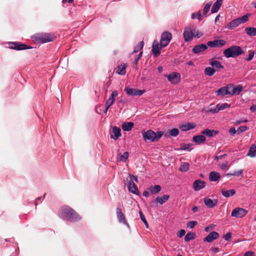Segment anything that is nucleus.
Masks as SVG:
<instances>
[{
    "mask_svg": "<svg viewBox=\"0 0 256 256\" xmlns=\"http://www.w3.org/2000/svg\"><path fill=\"white\" fill-rule=\"evenodd\" d=\"M58 216L61 218L72 222H78L81 219L80 215L68 206L62 207L58 210Z\"/></svg>",
    "mask_w": 256,
    "mask_h": 256,
    "instance_id": "nucleus-1",
    "label": "nucleus"
},
{
    "mask_svg": "<svg viewBox=\"0 0 256 256\" xmlns=\"http://www.w3.org/2000/svg\"><path fill=\"white\" fill-rule=\"evenodd\" d=\"M32 38L36 42L44 44L54 41L56 36L53 33L41 32L34 34Z\"/></svg>",
    "mask_w": 256,
    "mask_h": 256,
    "instance_id": "nucleus-2",
    "label": "nucleus"
},
{
    "mask_svg": "<svg viewBox=\"0 0 256 256\" xmlns=\"http://www.w3.org/2000/svg\"><path fill=\"white\" fill-rule=\"evenodd\" d=\"M223 54L226 58H236L239 56L244 54V51L240 46L232 45L225 49Z\"/></svg>",
    "mask_w": 256,
    "mask_h": 256,
    "instance_id": "nucleus-3",
    "label": "nucleus"
},
{
    "mask_svg": "<svg viewBox=\"0 0 256 256\" xmlns=\"http://www.w3.org/2000/svg\"><path fill=\"white\" fill-rule=\"evenodd\" d=\"M164 134L162 131H157L156 132L152 130H149L142 133L144 140L145 141L151 142H158Z\"/></svg>",
    "mask_w": 256,
    "mask_h": 256,
    "instance_id": "nucleus-4",
    "label": "nucleus"
},
{
    "mask_svg": "<svg viewBox=\"0 0 256 256\" xmlns=\"http://www.w3.org/2000/svg\"><path fill=\"white\" fill-rule=\"evenodd\" d=\"M8 48L10 49H13L16 50H25L31 49L32 48L28 45L20 42H8Z\"/></svg>",
    "mask_w": 256,
    "mask_h": 256,
    "instance_id": "nucleus-5",
    "label": "nucleus"
},
{
    "mask_svg": "<svg viewBox=\"0 0 256 256\" xmlns=\"http://www.w3.org/2000/svg\"><path fill=\"white\" fill-rule=\"evenodd\" d=\"M172 38V36L170 32L166 31L162 32L160 40L161 47L166 46L170 42Z\"/></svg>",
    "mask_w": 256,
    "mask_h": 256,
    "instance_id": "nucleus-6",
    "label": "nucleus"
},
{
    "mask_svg": "<svg viewBox=\"0 0 256 256\" xmlns=\"http://www.w3.org/2000/svg\"><path fill=\"white\" fill-rule=\"evenodd\" d=\"M184 40L186 42H189L192 40L194 36V28L187 27L184 29L183 33Z\"/></svg>",
    "mask_w": 256,
    "mask_h": 256,
    "instance_id": "nucleus-7",
    "label": "nucleus"
},
{
    "mask_svg": "<svg viewBox=\"0 0 256 256\" xmlns=\"http://www.w3.org/2000/svg\"><path fill=\"white\" fill-rule=\"evenodd\" d=\"M248 213V211L243 208H234L232 213L231 216L236 218H242L245 216Z\"/></svg>",
    "mask_w": 256,
    "mask_h": 256,
    "instance_id": "nucleus-8",
    "label": "nucleus"
},
{
    "mask_svg": "<svg viewBox=\"0 0 256 256\" xmlns=\"http://www.w3.org/2000/svg\"><path fill=\"white\" fill-rule=\"evenodd\" d=\"M180 74L176 72H172L166 76L168 80L171 84H178L180 82Z\"/></svg>",
    "mask_w": 256,
    "mask_h": 256,
    "instance_id": "nucleus-9",
    "label": "nucleus"
},
{
    "mask_svg": "<svg viewBox=\"0 0 256 256\" xmlns=\"http://www.w3.org/2000/svg\"><path fill=\"white\" fill-rule=\"evenodd\" d=\"M124 90L128 95L132 96H140L146 92L144 90H140L130 88H126Z\"/></svg>",
    "mask_w": 256,
    "mask_h": 256,
    "instance_id": "nucleus-10",
    "label": "nucleus"
},
{
    "mask_svg": "<svg viewBox=\"0 0 256 256\" xmlns=\"http://www.w3.org/2000/svg\"><path fill=\"white\" fill-rule=\"evenodd\" d=\"M170 198V196L168 194H164L162 196H158L156 198L152 200L150 202V205L152 207H154L158 203L160 204H164Z\"/></svg>",
    "mask_w": 256,
    "mask_h": 256,
    "instance_id": "nucleus-11",
    "label": "nucleus"
},
{
    "mask_svg": "<svg viewBox=\"0 0 256 256\" xmlns=\"http://www.w3.org/2000/svg\"><path fill=\"white\" fill-rule=\"evenodd\" d=\"M128 181V188L130 192L135 194L136 195L138 196L140 192L136 185L134 183L132 178L127 179Z\"/></svg>",
    "mask_w": 256,
    "mask_h": 256,
    "instance_id": "nucleus-12",
    "label": "nucleus"
},
{
    "mask_svg": "<svg viewBox=\"0 0 256 256\" xmlns=\"http://www.w3.org/2000/svg\"><path fill=\"white\" fill-rule=\"evenodd\" d=\"M232 88V84L222 87L216 91V94L217 96H222L228 94L230 95V92L229 89Z\"/></svg>",
    "mask_w": 256,
    "mask_h": 256,
    "instance_id": "nucleus-13",
    "label": "nucleus"
},
{
    "mask_svg": "<svg viewBox=\"0 0 256 256\" xmlns=\"http://www.w3.org/2000/svg\"><path fill=\"white\" fill-rule=\"evenodd\" d=\"M226 44V41L224 40H214L208 41L207 45L210 48H220Z\"/></svg>",
    "mask_w": 256,
    "mask_h": 256,
    "instance_id": "nucleus-14",
    "label": "nucleus"
},
{
    "mask_svg": "<svg viewBox=\"0 0 256 256\" xmlns=\"http://www.w3.org/2000/svg\"><path fill=\"white\" fill-rule=\"evenodd\" d=\"M116 216L118 221L120 223L124 224L128 227L129 226V225L126 221L122 210L120 208H116Z\"/></svg>",
    "mask_w": 256,
    "mask_h": 256,
    "instance_id": "nucleus-15",
    "label": "nucleus"
},
{
    "mask_svg": "<svg viewBox=\"0 0 256 256\" xmlns=\"http://www.w3.org/2000/svg\"><path fill=\"white\" fill-rule=\"evenodd\" d=\"M204 202L208 208H211L218 204V200L217 199L212 200L208 197H206L204 199Z\"/></svg>",
    "mask_w": 256,
    "mask_h": 256,
    "instance_id": "nucleus-16",
    "label": "nucleus"
},
{
    "mask_svg": "<svg viewBox=\"0 0 256 256\" xmlns=\"http://www.w3.org/2000/svg\"><path fill=\"white\" fill-rule=\"evenodd\" d=\"M206 186V182L200 180H196L193 183V188L195 191H199Z\"/></svg>",
    "mask_w": 256,
    "mask_h": 256,
    "instance_id": "nucleus-17",
    "label": "nucleus"
},
{
    "mask_svg": "<svg viewBox=\"0 0 256 256\" xmlns=\"http://www.w3.org/2000/svg\"><path fill=\"white\" fill-rule=\"evenodd\" d=\"M207 44H202L198 45H196L194 46L192 49V52L194 54H198L200 52H204L208 48Z\"/></svg>",
    "mask_w": 256,
    "mask_h": 256,
    "instance_id": "nucleus-18",
    "label": "nucleus"
},
{
    "mask_svg": "<svg viewBox=\"0 0 256 256\" xmlns=\"http://www.w3.org/2000/svg\"><path fill=\"white\" fill-rule=\"evenodd\" d=\"M219 236L218 232L215 231H213L210 232L204 240V242H212L214 240L217 239Z\"/></svg>",
    "mask_w": 256,
    "mask_h": 256,
    "instance_id": "nucleus-19",
    "label": "nucleus"
},
{
    "mask_svg": "<svg viewBox=\"0 0 256 256\" xmlns=\"http://www.w3.org/2000/svg\"><path fill=\"white\" fill-rule=\"evenodd\" d=\"M163 47H161L160 45V46H159V44L157 40H154L152 44V51L153 54L154 56H157L160 54V50Z\"/></svg>",
    "mask_w": 256,
    "mask_h": 256,
    "instance_id": "nucleus-20",
    "label": "nucleus"
},
{
    "mask_svg": "<svg viewBox=\"0 0 256 256\" xmlns=\"http://www.w3.org/2000/svg\"><path fill=\"white\" fill-rule=\"evenodd\" d=\"M121 130L120 128L114 126L112 128V134H110V138L114 140H116L121 136Z\"/></svg>",
    "mask_w": 256,
    "mask_h": 256,
    "instance_id": "nucleus-21",
    "label": "nucleus"
},
{
    "mask_svg": "<svg viewBox=\"0 0 256 256\" xmlns=\"http://www.w3.org/2000/svg\"><path fill=\"white\" fill-rule=\"evenodd\" d=\"M201 134L209 138H212L217 135L218 134V131L206 128L204 130L202 131Z\"/></svg>",
    "mask_w": 256,
    "mask_h": 256,
    "instance_id": "nucleus-22",
    "label": "nucleus"
},
{
    "mask_svg": "<svg viewBox=\"0 0 256 256\" xmlns=\"http://www.w3.org/2000/svg\"><path fill=\"white\" fill-rule=\"evenodd\" d=\"M196 125L194 123L186 122L180 125L179 128L181 130L186 132L194 129Z\"/></svg>",
    "mask_w": 256,
    "mask_h": 256,
    "instance_id": "nucleus-23",
    "label": "nucleus"
},
{
    "mask_svg": "<svg viewBox=\"0 0 256 256\" xmlns=\"http://www.w3.org/2000/svg\"><path fill=\"white\" fill-rule=\"evenodd\" d=\"M192 140L198 144L204 142L206 140V138L204 134H200L194 136L192 138Z\"/></svg>",
    "mask_w": 256,
    "mask_h": 256,
    "instance_id": "nucleus-24",
    "label": "nucleus"
},
{
    "mask_svg": "<svg viewBox=\"0 0 256 256\" xmlns=\"http://www.w3.org/2000/svg\"><path fill=\"white\" fill-rule=\"evenodd\" d=\"M238 18H235L230 21L226 26V28L229 30H232L240 24Z\"/></svg>",
    "mask_w": 256,
    "mask_h": 256,
    "instance_id": "nucleus-25",
    "label": "nucleus"
},
{
    "mask_svg": "<svg viewBox=\"0 0 256 256\" xmlns=\"http://www.w3.org/2000/svg\"><path fill=\"white\" fill-rule=\"evenodd\" d=\"M210 64L213 68L216 70V71L218 69L224 68V66H222V63L218 60H210Z\"/></svg>",
    "mask_w": 256,
    "mask_h": 256,
    "instance_id": "nucleus-26",
    "label": "nucleus"
},
{
    "mask_svg": "<svg viewBox=\"0 0 256 256\" xmlns=\"http://www.w3.org/2000/svg\"><path fill=\"white\" fill-rule=\"evenodd\" d=\"M223 0H216L214 3L211 10V12L214 14L216 12L222 5Z\"/></svg>",
    "mask_w": 256,
    "mask_h": 256,
    "instance_id": "nucleus-27",
    "label": "nucleus"
},
{
    "mask_svg": "<svg viewBox=\"0 0 256 256\" xmlns=\"http://www.w3.org/2000/svg\"><path fill=\"white\" fill-rule=\"evenodd\" d=\"M242 86L241 84H238L236 87H234L232 86V88H232V91L230 92V95H238L242 90Z\"/></svg>",
    "mask_w": 256,
    "mask_h": 256,
    "instance_id": "nucleus-28",
    "label": "nucleus"
},
{
    "mask_svg": "<svg viewBox=\"0 0 256 256\" xmlns=\"http://www.w3.org/2000/svg\"><path fill=\"white\" fill-rule=\"evenodd\" d=\"M220 178V174L218 172H212L209 174V180L210 182H216Z\"/></svg>",
    "mask_w": 256,
    "mask_h": 256,
    "instance_id": "nucleus-29",
    "label": "nucleus"
},
{
    "mask_svg": "<svg viewBox=\"0 0 256 256\" xmlns=\"http://www.w3.org/2000/svg\"><path fill=\"white\" fill-rule=\"evenodd\" d=\"M132 122H124L122 125V128L124 131L129 132L134 126Z\"/></svg>",
    "mask_w": 256,
    "mask_h": 256,
    "instance_id": "nucleus-30",
    "label": "nucleus"
},
{
    "mask_svg": "<svg viewBox=\"0 0 256 256\" xmlns=\"http://www.w3.org/2000/svg\"><path fill=\"white\" fill-rule=\"evenodd\" d=\"M162 190V188L160 185H155L154 186H150L148 190L152 194H157Z\"/></svg>",
    "mask_w": 256,
    "mask_h": 256,
    "instance_id": "nucleus-31",
    "label": "nucleus"
},
{
    "mask_svg": "<svg viewBox=\"0 0 256 256\" xmlns=\"http://www.w3.org/2000/svg\"><path fill=\"white\" fill-rule=\"evenodd\" d=\"M247 156L254 158L256 156V145L255 144H252L247 153Z\"/></svg>",
    "mask_w": 256,
    "mask_h": 256,
    "instance_id": "nucleus-32",
    "label": "nucleus"
},
{
    "mask_svg": "<svg viewBox=\"0 0 256 256\" xmlns=\"http://www.w3.org/2000/svg\"><path fill=\"white\" fill-rule=\"evenodd\" d=\"M126 64H120L119 65L118 67V69L116 70V73H118V74L120 75H124L126 73Z\"/></svg>",
    "mask_w": 256,
    "mask_h": 256,
    "instance_id": "nucleus-33",
    "label": "nucleus"
},
{
    "mask_svg": "<svg viewBox=\"0 0 256 256\" xmlns=\"http://www.w3.org/2000/svg\"><path fill=\"white\" fill-rule=\"evenodd\" d=\"M129 156V153L128 152H126L121 154L120 153L118 154V160L125 162Z\"/></svg>",
    "mask_w": 256,
    "mask_h": 256,
    "instance_id": "nucleus-34",
    "label": "nucleus"
},
{
    "mask_svg": "<svg viewBox=\"0 0 256 256\" xmlns=\"http://www.w3.org/2000/svg\"><path fill=\"white\" fill-rule=\"evenodd\" d=\"M236 194V190L234 189H232L228 190H222V195L226 198H228L234 196Z\"/></svg>",
    "mask_w": 256,
    "mask_h": 256,
    "instance_id": "nucleus-35",
    "label": "nucleus"
},
{
    "mask_svg": "<svg viewBox=\"0 0 256 256\" xmlns=\"http://www.w3.org/2000/svg\"><path fill=\"white\" fill-rule=\"evenodd\" d=\"M246 34L251 36H256V28L252 27H248L245 28Z\"/></svg>",
    "mask_w": 256,
    "mask_h": 256,
    "instance_id": "nucleus-36",
    "label": "nucleus"
},
{
    "mask_svg": "<svg viewBox=\"0 0 256 256\" xmlns=\"http://www.w3.org/2000/svg\"><path fill=\"white\" fill-rule=\"evenodd\" d=\"M216 72V70L213 68L212 67H206L204 69V74L206 76H212Z\"/></svg>",
    "mask_w": 256,
    "mask_h": 256,
    "instance_id": "nucleus-37",
    "label": "nucleus"
},
{
    "mask_svg": "<svg viewBox=\"0 0 256 256\" xmlns=\"http://www.w3.org/2000/svg\"><path fill=\"white\" fill-rule=\"evenodd\" d=\"M194 232H188L184 236V240L186 242H188L192 240H194L195 238Z\"/></svg>",
    "mask_w": 256,
    "mask_h": 256,
    "instance_id": "nucleus-38",
    "label": "nucleus"
},
{
    "mask_svg": "<svg viewBox=\"0 0 256 256\" xmlns=\"http://www.w3.org/2000/svg\"><path fill=\"white\" fill-rule=\"evenodd\" d=\"M230 106V104L226 102L222 104H216V107H218V112L229 108Z\"/></svg>",
    "mask_w": 256,
    "mask_h": 256,
    "instance_id": "nucleus-39",
    "label": "nucleus"
},
{
    "mask_svg": "<svg viewBox=\"0 0 256 256\" xmlns=\"http://www.w3.org/2000/svg\"><path fill=\"white\" fill-rule=\"evenodd\" d=\"M189 166L190 164L188 162H182V163L179 170L182 172H186L188 170Z\"/></svg>",
    "mask_w": 256,
    "mask_h": 256,
    "instance_id": "nucleus-40",
    "label": "nucleus"
},
{
    "mask_svg": "<svg viewBox=\"0 0 256 256\" xmlns=\"http://www.w3.org/2000/svg\"><path fill=\"white\" fill-rule=\"evenodd\" d=\"M212 2H209L206 4L203 9V15L206 17L207 16V14L209 12L210 8L212 6Z\"/></svg>",
    "mask_w": 256,
    "mask_h": 256,
    "instance_id": "nucleus-41",
    "label": "nucleus"
},
{
    "mask_svg": "<svg viewBox=\"0 0 256 256\" xmlns=\"http://www.w3.org/2000/svg\"><path fill=\"white\" fill-rule=\"evenodd\" d=\"M250 16V14H247L243 16L238 18L240 24L244 23L248 21V18Z\"/></svg>",
    "mask_w": 256,
    "mask_h": 256,
    "instance_id": "nucleus-42",
    "label": "nucleus"
},
{
    "mask_svg": "<svg viewBox=\"0 0 256 256\" xmlns=\"http://www.w3.org/2000/svg\"><path fill=\"white\" fill-rule=\"evenodd\" d=\"M191 18L194 19L197 18L200 21L202 20V14L200 10L198 11L196 13H192L191 15Z\"/></svg>",
    "mask_w": 256,
    "mask_h": 256,
    "instance_id": "nucleus-43",
    "label": "nucleus"
},
{
    "mask_svg": "<svg viewBox=\"0 0 256 256\" xmlns=\"http://www.w3.org/2000/svg\"><path fill=\"white\" fill-rule=\"evenodd\" d=\"M169 134L172 136L176 137L179 134V130L176 128H173L169 130Z\"/></svg>",
    "mask_w": 256,
    "mask_h": 256,
    "instance_id": "nucleus-44",
    "label": "nucleus"
},
{
    "mask_svg": "<svg viewBox=\"0 0 256 256\" xmlns=\"http://www.w3.org/2000/svg\"><path fill=\"white\" fill-rule=\"evenodd\" d=\"M118 96V92L116 90H114L112 92L111 94L110 95L108 100H110L112 102H114L115 98Z\"/></svg>",
    "mask_w": 256,
    "mask_h": 256,
    "instance_id": "nucleus-45",
    "label": "nucleus"
},
{
    "mask_svg": "<svg viewBox=\"0 0 256 256\" xmlns=\"http://www.w3.org/2000/svg\"><path fill=\"white\" fill-rule=\"evenodd\" d=\"M248 52H249V54H248V56L245 58V60L248 62H250L252 60V59L253 58L255 54V50H250L248 51Z\"/></svg>",
    "mask_w": 256,
    "mask_h": 256,
    "instance_id": "nucleus-46",
    "label": "nucleus"
},
{
    "mask_svg": "<svg viewBox=\"0 0 256 256\" xmlns=\"http://www.w3.org/2000/svg\"><path fill=\"white\" fill-rule=\"evenodd\" d=\"M139 214H140V216L141 220L144 223V224L146 226V228H148V222H147V221H146V218H145L144 214H143L141 210H140L139 212Z\"/></svg>",
    "mask_w": 256,
    "mask_h": 256,
    "instance_id": "nucleus-47",
    "label": "nucleus"
},
{
    "mask_svg": "<svg viewBox=\"0 0 256 256\" xmlns=\"http://www.w3.org/2000/svg\"><path fill=\"white\" fill-rule=\"evenodd\" d=\"M248 129V128L246 126H240V127L238 128L236 130L237 134H240L247 130Z\"/></svg>",
    "mask_w": 256,
    "mask_h": 256,
    "instance_id": "nucleus-48",
    "label": "nucleus"
},
{
    "mask_svg": "<svg viewBox=\"0 0 256 256\" xmlns=\"http://www.w3.org/2000/svg\"><path fill=\"white\" fill-rule=\"evenodd\" d=\"M190 146H191V144H183L181 146V148H180V150H188V151L190 152L192 150V148H190Z\"/></svg>",
    "mask_w": 256,
    "mask_h": 256,
    "instance_id": "nucleus-49",
    "label": "nucleus"
},
{
    "mask_svg": "<svg viewBox=\"0 0 256 256\" xmlns=\"http://www.w3.org/2000/svg\"><path fill=\"white\" fill-rule=\"evenodd\" d=\"M208 112L212 114H216L218 112L216 105L214 107H210L208 108Z\"/></svg>",
    "mask_w": 256,
    "mask_h": 256,
    "instance_id": "nucleus-50",
    "label": "nucleus"
},
{
    "mask_svg": "<svg viewBox=\"0 0 256 256\" xmlns=\"http://www.w3.org/2000/svg\"><path fill=\"white\" fill-rule=\"evenodd\" d=\"M197 223L196 221H190L187 224V226L190 228H192L196 225Z\"/></svg>",
    "mask_w": 256,
    "mask_h": 256,
    "instance_id": "nucleus-51",
    "label": "nucleus"
},
{
    "mask_svg": "<svg viewBox=\"0 0 256 256\" xmlns=\"http://www.w3.org/2000/svg\"><path fill=\"white\" fill-rule=\"evenodd\" d=\"M243 172V170H240L238 171H234L232 173V176H239L242 175Z\"/></svg>",
    "mask_w": 256,
    "mask_h": 256,
    "instance_id": "nucleus-52",
    "label": "nucleus"
},
{
    "mask_svg": "<svg viewBox=\"0 0 256 256\" xmlns=\"http://www.w3.org/2000/svg\"><path fill=\"white\" fill-rule=\"evenodd\" d=\"M185 234H186V231H185V230H184V229H182V230H180L178 232V234L177 236H178V238H182V236Z\"/></svg>",
    "mask_w": 256,
    "mask_h": 256,
    "instance_id": "nucleus-53",
    "label": "nucleus"
},
{
    "mask_svg": "<svg viewBox=\"0 0 256 256\" xmlns=\"http://www.w3.org/2000/svg\"><path fill=\"white\" fill-rule=\"evenodd\" d=\"M203 35V34L200 33L198 30H196L194 28V37H196L197 38H200Z\"/></svg>",
    "mask_w": 256,
    "mask_h": 256,
    "instance_id": "nucleus-54",
    "label": "nucleus"
},
{
    "mask_svg": "<svg viewBox=\"0 0 256 256\" xmlns=\"http://www.w3.org/2000/svg\"><path fill=\"white\" fill-rule=\"evenodd\" d=\"M203 35V34L200 33L198 30H196L194 28V37H196L197 38H200Z\"/></svg>",
    "mask_w": 256,
    "mask_h": 256,
    "instance_id": "nucleus-55",
    "label": "nucleus"
},
{
    "mask_svg": "<svg viewBox=\"0 0 256 256\" xmlns=\"http://www.w3.org/2000/svg\"><path fill=\"white\" fill-rule=\"evenodd\" d=\"M227 156V154H224L220 155V156H214V159L216 160H218L220 159H222V158H224Z\"/></svg>",
    "mask_w": 256,
    "mask_h": 256,
    "instance_id": "nucleus-56",
    "label": "nucleus"
},
{
    "mask_svg": "<svg viewBox=\"0 0 256 256\" xmlns=\"http://www.w3.org/2000/svg\"><path fill=\"white\" fill-rule=\"evenodd\" d=\"M114 103V102H112V101L108 99L106 102V106L107 109H108L110 107V106L112 105Z\"/></svg>",
    "mask_w": 256,
    "mask_h": 256,
    "instance_id": "nucleus-57",
    "label": "nucleus"
},
{
    "mask_svg": "<svg viewBox=\"0 0 256 256\" xmlns=\"http://www.w3.org/2000/svg\"><path fill=\"white\" fill-rule=\"evenodd\" d=\"M236 132H237L236 130H235V128H231L230 130H229V133L230 134V135L232 136H234V134H236Z\"/></svg>",
    "mask_w": 256,
    "mask_h": 256,
    "instance_id": "nucleus-58",
    "label": "nucleus"
},
{
    "mask_svg": "<svg viewBox=\"0 0 256 256\" xmlns=\"http://www.w3.org/2000/svg\"><path fill=\"white\" fill-rule=\"evenodd\" d=\"M232 238V234L230 232H228L226 234H225L224 236V238L226 240H228Z\"/></svg>",
    "mask_w": 256,
    "mask_h": 256,
    "instance_id": "nucleus-59",
    "label": "nucleus"
},
{
    "mask_svg": "<svg viewBox=\"0 0 256 256\" xmlns=\"http://www.w3.org/2000/svg\"><path fill=\"white\" fill-rule=\"evenodd\" d=\"M254 252L252 251L246 252L244 255V256H254Z\"/></svg>",
    "mask_w": 256,
    "mask_h": 256,
    "instance_id": "nucleus-60",
    "label": "nucleus"
},
{
    "mask_svg": "<svg viewBox=\"0 0 256 256\" xmlns=\"http://www.w3.org/2000/svg\"><path fill=\"white\" fill-rule=\"evenodd\" d=\"M140 50H142V48H140V47L138 46H136L134 48L133 52L134 53L138 52Z\"/></svg>",
    "mask_w": 256,
    "mask_h": 256,
    "instance_id": "nucleus-61",
    "label": "nucleus"
},
{
    "mask_svg": "<svg viewBox=\"0 0 256 256\" xmlns=\"http://www.w3.org/2000/svg\"><path fill=\"white\" fill-rule=\"evenodd\" d=\"M250 110L252 112H254L256 111V104H252L250 107Z\"/></svg>",
    "mask_w": 256,
    "mask_h": 256,
    "instance_id": "nucleus-62",
    "label": "nucleus"
},
{
    "mask_svg": "<svg viewBox=\"0 0 256 256\" xmlns=\"http://www.w3.org/2000/svg\"><path fill=\"white\" fill-rule=\"evenodd\" d=\"M220 166L222 169H225L228 166V162H226L225 163L222 164Z\"/></svg>",
    "mask_w": 256,
    "mask_h": 256,
    "instance_id": "nucleus-63",
    "label": "nucleus"
},
{
    "mask_svg": "<svg viewBox=\"0 0 256 256\" xmlns=\"http://www.w3.org/2000/svg\"><path fill=\"white\" fill-rule=\"evenodd\" d=\"M129 176H130V178H132V177L134 178V181H136V182H138V178L137 176H135L134 175L129 174Z\"/></svg>",
    "mask_w": 256,
    "mask_h": 256,
    "instance_id": "nucleus-64",
    "label": "nucleus"
}]
</instances>
